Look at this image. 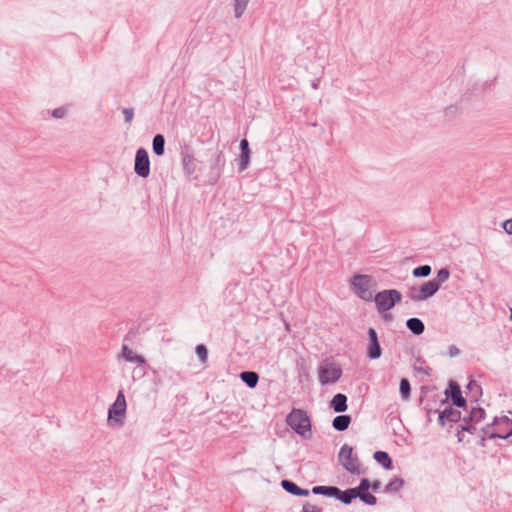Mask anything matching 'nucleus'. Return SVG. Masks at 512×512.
Here are the masks:
<instances>
[{
	"mask_svg": "<svg viewBox=\"0 0 512 512\" xmlns=\"http://www.w3.org/2000/svg\"><path fill=\"white\" fill-rule=\"evenodd\" d=\"M287 425L305 440L312 438V425L309 415L302 409H292L286 417Z\"/></svg>",
	"mask_w": 512,
	"mask_h": 512,
	"instance_id": "f257e3e1",
	"label": "nucleus"
},
{
	"mask_svg": "<svg viewBox=\"0 0 512 512\" xmlns=\"http://www.w3.org/2000/svg\"><path fill=\"white\" fill-rule=\"evenodd\" d=\"M207 154L209 156L207 184L213 186L218 183L222 176L226 158L223 150L218 147L208 149Z\"/></svg>",
	"mask_w": 512,
	"mask_h": 512,
	"instance_id": "f03ea898",
	"label": "nucleus"
},
{
	"mask_svg": "<svg viewBox=\"0 0 512 512\" xmlns=\"http://www.w3.org/2000/svg\"><path fill=\"white\" fill-rule=\"evenodd\" d=\"M373 283V277L368 274H355L349 280L351 290L357 297L366 302H370L373 299L371 291Z\"/></svg>",
	"mask_w": 512,
	"mask_h": 512,
	"instance_id": "7ed1b4c3",
	"label": "nucleus"
},
{
	"mask_svg": "<svg viewBox=\"0 0 512 512\" xmlns=\"http://www.w3.org/2000/svg\"><path fill=\"white\" fill-rule=\"evenodd\" d=\"M379 313L388 312L401 302L402 294L397 289H386L376 293L372 299Z\"/></svg>",
	"mask_w": 512,
	"mask_h": 512,
	"instance_id": "20e7f679",
	"label": "nucleus"
},
{
	"mask_svg": "<svg viewBox=\"0 0 512 512\" xmlns=\"http://www.w3.org/2000/svg\"><path fill=\"white\" fill-rule=\"evenodd\" d=\"M338 460L343 468L351 474H361L363 473L360 470V462L357 454L353 452V447L344 444L338 453Z\"/></svg>",
	"mask_w": 512,
	"mask_h": 512,
	"instance_id": "39448f33",
	"label": "nucleus"
},
{
	"mask_svg": "<svg viewBox=\"0 0 512 512\" xmlns=\"http://www.w3.org/2000/svg\"><path fill=\"white\" fill-rule=\"evenodd\" d=\"M126 399L123 390L117 393L114 403L108 409V421L123 424L126 414Z\"/></svg>",
	"mask_w": 512,
	"mask_h": 512,
	"instance_id": "423d86ee",
	"label": "nucleus"
},
{
	"mask_svg": "<svg viewBox=\"0 0 512 512\" xmlns=\"http://www.w3.org/2000/svg\"><path fill=\"white\" fill-rule=\"evenodd\" d=\"M437 390L436 386H422L420 388V403L424 404L423 409L428 415L439 412V409L435 407L439 399Z\"/></svg>",
	"mask_w": 512,
	"mask_h": 512,
	"instance_id": "0eeeda50",
	"label": "nucleus"
},
{
	"mask_svg": "<svg viewBox=\"0 0 512 512\" xmlns=\"http://www.w3.org/2000/svg\"><path fill=\"white\" fill-rule=\"evenodd\" d=\"M444 394L450 399V405L464 410L468 409L467 400L463 397L461 387L456 381L450 380L448 382V387L445 389Z\"/></svg>",
	"mask_w": 512,
	"mask_h": 512,
	"instance_id": "6e6552de",
	"label": "nucleus"
},
{
	"mask_svg": "<svg viewBox=\"0 0 512 512\" xmlns=\"http://www.w3.org/2000/svg\"><path fill=\"white\" fill-rule=\"evenodd\" d=\"M134 172L142 178L150 175V159L147 150L143 147L137 149L134 161Z\"/></svg>",
	"mask_w": 512,
	"mask_h": 512,
	"instance_id": "1a4fd4ad",
	"label": "nucleus"
},
{
	"mask_svg": "<svg viewBox=\"0 0 512 512\" xmlns=\"http://www.w3.org/2000/svg\"><path fill=\"white\" fill-rule=\"evenodd\" d=\"M180 155L182 161V167L184 174L188 177H193V179H197L198 176L196 173V159L191 151V148L188 144L181 145Z\"/></svg>",
	"mask_w": 512,
	"mask_h": 512,
	"instance_id": "9d476101",
	"label": "nucleus"
},
{
	"mask_svg": "<svg viewBox=\"0 0 512 512\" xmlns=\"http://www.w3.org/2000/svg\"><path fill=\"white\" fill-rule=\"evenodd\" d=\"M368 345L366 357L370 360H377L382 356V348L378 339V334L374 328L367 331Z\"/></svg>",
	"mask_w": 512,
	"mask_h": 512,
	"instance_id": "9b49d317",
	"label": "nucleus"
},
{
	"mask_svg": "<svg viewBox=\"0 0 512 512\" xmlns=\"http://www.w3.org/2000/svg\"><path fill=\"white\" fill-rule=\"evenodd\" d=\"M342 369L337 366H320L318 370L321 385L336 383L342 377Z\"/></svg>",
	"mask_w": 512,
	"mask_h": 512,
	"instance_id": "f8f14e48",
	"label": "nucleus"
},
{
	"mask_svg": "<svg viewBox=\"0 0 512 512\" xmlns=\"http://www.w3.org/2000/svg\"><path fill=\"white\" fill-rule=\"evenodd\" d=\"M460 420H462V413L453 408L452 405L446 406L443 410H439L438 412V424L441 427H444L447 421L458 423Z\"/></svg>",
	"mask_w": 512,
	"mask_h": 512,
	"instance_id": "ddd939ff",
	"label": "nucleus"
},
{
	"mask_svg": "<svg viewBox=\"0 0 512 512\" xmlns=\"http://www.w3.org/2000/svg\"><path fill=\"white\" fill-rule=\"evenodd\" d=\"M240 155L238 158V170L240 172L246 170L250 163V157H251V150L249 147V142L247 139H242L240 141Z\"/></svg>",
	"mask_w": 512,
	"mask_h": 512,
	"instance_id": "4468645a",
	"label": "nucleus"
},
{
	"mask_svg": "<svg viewBox=\"0 0 512 512\" xmlns=\"http://www.w3.org/2000/svg\"><path fill=\"white\" fill-rule=\"evenodd\" d=\"M481 433L489 439H508L512 436V426L506 432L501 429H492V424H487L481 428Z\"/></svg>",
	"mask_w": 512,
	"mask_h": 512,
	"instance_id": "2eb2a0df",
	"label": "nucleus"
},
{
	"mask_svg": "<svg viewBox=\"0 0 512 512\" xmlns=\"http://www.w3.org/2000/svg\"><path fill=\"white\" fill-rule=\"evenodd\" d=\"M281 487L289 494L299 497H307L310 494L308 489L301 488L295 482L289 479L281 481Z\"/></svg>",
	"mask_w": 512,
	"mask_h": 512,
	"instance_id": "dca6fc26",
	"label": "nucleus"
},
{
	"mask_svg": "<svg viewBox=\"0 0 512 512\" xmlns=\"http://www.w3.org/2000/svg\"><path fill=\"white\" fill-rule=\"evenodd\" d=\"M439 291V288L434 284L431 280L424 282L419 287V295L418 298L421 301H425L431 297H433L437 292Z\"/></svg>",
	"mask_w": 512,
	"mask_h": 512,
	"instance_id": "f3484780",
	"label": "nucleus"
},
{
	"mask_svg": "<svg viewBox=\"0 0 512 512\" xmlns=\"http://www.w3.org/2000/svg\"><path fill=\"white\" fill-rule=\"evenodd\" d=\"M485 417L486 411L482 407H472L467 415L462 416V421L477 424L484 420Z\"/></svg>",
	"mask_w": 512,
	"mask_h": 512,
	"instance_id": "a211bd4d",
	"label": "nucleus"
},
{
	"mask_svg": "<svg viewBox=\"0 0 512 512\" xmlns=\"http://www.w3.org/2000/svg\"><path fill=\"white\" fill-rule=\"evenodd\" d=\"M347 396L342 393H337L330 401V408L336 413H343L347 410Z\"/></svg>",
	"mask_w": 512,
	"mask_h": 512,
	"instance_id": "6ab92c4d",
	"label": "nucleus"
},
{
	"mask_svg": "<svg viewBox=\"0 0 512 512\" xmlns=\"http://www.w3.org/2000/svg\"><path fill=\"white\" fill-rule=\"evenodd\" d=\"M466 390L469 394L470 402H478L479 398L482 396V387L472 376L469 378V381L466 385Z\"/></svg>",
	"mask_w": 512,
	"mask_h": 512,
	"instance_id": "aec40b11",
	"label": "nucleus"
},
{
	"mask_svg": "<svg viewBox=\"0 0 512 512\" xmlns=\"http://www.w3.org/2000/svg\"><path fill=\"white\" fill-rule=\"evenodd\" d=\"M373 458L385 470L393 469V460H392L391 456L386 451L378 450V451L374 452Z\"/></svg>",
	"mask_w": 512,
	"mask_h": 512,
	"instance_id": "412c9836",
	"label": "nucleus"
},
{
	"mask_svg": "<svg viewBox=\"0 0 512 512\" xmlns=\"http://www.w3.org/2000/svg\"><path fill=\"white\" fill-rule=\"evenodd\" d=\"M241 381L250 389L255 388L259 382V374L255 371H242L239 374Z\"/></svg>",
	"mask_w": 512,
	"mask_h": 512,
	"instance_id": "4be33fe9",
	"label": "nucleus"
},
{
	"mask_svg": "<svg viewBox=\"0 0 512 512\" xmlns=\"http://www.w3.org/2000/svg\"><path fill=\"white\" fill-rule=\"evenodd\" d=\"M338 489L339 488L337 486L319 485V486H314L312 488L311 492L315 495H322L325 497H330V498L336 499L337 494H338Z\"/></svg>",
	"mask_w": 512,
	"mask_h": 512,
	"instance_id": "5701e85b",
	"label": "nucleus"
},
{
	"mask_svg": "<svg viewBox=\"0 0 512 512\" xmlns=\"http://www.w3.org/2000/svg\"><path fill=\"white\" fill-rule=\"evenodd\" d=\"M352 418L348 414H342L336 416L332 420V427L339 432H343L348 429L349 425L351 424Z\"/></svg>",
	"mask_w": 512,
	"mask_h": 512,
	"instance_id": "b1692460",
	"label": "nucleus"
},
{
	"mask_svg": "<svg viewBox=\"0 0 512 512\" xmlns=\"http://www.w3.org/2000/svg\"><path fill=\"white\" fill-rule=\"evenodd\" d=\"M406 327L415 336H419L425 331L424 322L420 318H417V317L409 318L406 321Z\"/></svg>",
	"mask_w": 512,
	"mask_h": 512,
	"instance_id": "393cba45",
	"label": "nucleus"
},
{
	"mask_svg": "<svg viewBox=\"0 0 512 512\" xmlns=\"http://www.w3.org/2000/svg\"><path fill=\"white\" fill-rule=\"evenodd\" d=\"M165 137L163 134H156L152 140V151L156 156H162L165 153Z\"/></svg>",
	"mask_w": 512,
	"mask_h": 512,
	"instance_id": "a878e982",
	"label": "nucleus"
},
{
	"mask_svg": "<svg viewBox=\"0 0 512 512\" xmlns=\"http://www.w3.org/2000/svg\"><path fill=\"white\" fill-rule=\"evenodd\" d=\"M405 481L400 477H395L384 488L386 493H397L404 487Z\"/></svg>",
	"mask_w": 512,
	"mask_h": 512,
	"instance_id": "bb28decb",
	"label": "nucleus"
},
{
	"mask_svg": "<svg viewBox=\"0 0 512 512\" xmlns=\"http://www.w3.org/2000/svg\"><path fill=\"white\" fill-rule=\"evenodd\" d=\"M353 495L356 498H360L367 490L370 489V479L362 478L358 486L351 488Z\"/></svg>",
	"mask_w": 512,
	"mask_h": 512,
	"instance_id": "cd10ccee",
	"label": "nucleus"
},
{
	"mask_svg": "<svg viewBox=\"0 0 512 512\" xmlns=\"http://www.w3.org/2000/svg\"><path fill=\"white\" fill-rule=\"evenodd\" d=\"M336 500L340 501L345 505H350L355 500L352 489L348 488L346 490H341L339 488Z\"/></svg>",
	"mask_w": 512,
	"mask_h": 512,
	"instance_id": "c85d7f7f",
	"label": "nucleus"
},
{
	"mask_svg": "<svg viewBox=\"0 0 512 512\" xmlns=\"http://www.w3.org/2000/svg\"><path fill=\"white\" fill-rule=\"evenodd\" d=\"M450 277V270L447 267L438 270L437 275L431 281L440 289L441 285Z\"/></svg>",
	"mask_w": 512,
	"mask_h": 512,
	"instance_id": "c756f323",
	"label": "nucleus"
},
{
	"mask_svg": "<svg viewBox=\"0 0 512 512\" xmlns=\"http://www.w3.org/2000/svg\"><path fill=\"white\" fill-rule=\"evenodd\" d=\"M250 0H233V10L236 19H239L244 14Z\"/></svg>",
	"mask_w": 512,
	"mask_h": 512,
	"instance_id": "7c9ffc66",
	"label": "nucleus"
},
{
	"mask_svg": "<svg viewBox=\"0 0 512 512\" xmlns=\"http://www.w3.org/2000/svg\"><path fill=\"white\" fill-rule=\"evenodd\" d=\"M399 392L403 400H409L411 396V385L407 378H402L399 383Z\"/></svg>",
	"mask_w": 512,
	"mask_h": 512,
	"instance_id": "2f4dec72",
	"label": "nucleus"
},
{
	"mask_svg": "<svg viewBox=\"0 0 512 512\" xmlns=\"http://www.w3.org/2000/svg\"><path fill=\"white\" fill-rule=\"evenodd\" d=\"M431 271L432 268L430 265H419L412 270V275L415 278H424L428 277L431 274Z\"/></svg>",
	"mask_w": 512,
	"mask_h": 512,
	"instance_id": "473e14b6",
	"label": "nucleus"
},
{
	"mask_svg": "<svg viewBox=\"0 0 512 512\" xmlns=\"http://www.w3.org/2000/svg\"><path fill=\"white\" fill-rule=\"evenodd\" d=\"M195 353L198 356L200 362L202 364L207 363L208 361V349L204 344H198L195 347Z\"/></svg>",
	"mask_w": 512,
	"mask_h": 512,
	"instance_id": "72a5a7b5",
	"label": "nucleus"
},
{
	"mask_svg": "<svg viewBox=\"0 0 512 512\" xmlns=\"http://www.w3.org/2000/svg\"><path fill=\"white\" fill-rule=\"evenodd\" d=\"M490 424H492V428L494 426L497 428L500 425H505L507 427V430H509V428L512 427V419H510L508 416H496L493 418V421Z\"/></svg>",
	"mask_w": 512,
	"mask_h": 512,
	"instance_id": "f704fd0d",
	"label": "nucleus"
},
{
	"mask_svg": "<svg viewBox=\"0 0 512 512\" xmlns=\"http://www.w3.org/2000/svg\"><path fill=\"white\" fill-rule=\"evenodd\" d=\"M361 502L368 506H374L377 504V498L372 493L367 490L362 496L359 498Z\"/></svg>",
	"mask_w": 512,
	"mask_h": 512,
	"instance_id": "c9c22d12",
	"label": "nucleus"
},
{
	"mask_svg": "<svg viewBox=\"0 0 512 512\" xmlns=\"http://www.w3.org/2000/svg\"><path fill=\"white\" fill-rule=\"evenodd\" d=\"M419 295V287L417 286H411L408 289L407 296L414 302H421V300L418 298Z\"/></svg>",
	"mask_w": 512,
	"mask_h": 512,
	"instance_id": "e433bc0d",
	"label": "nucleus"
},
{
	"mask_svg": "<svg viewBox=\"0 0 512 512\" xmlns=\"http://www.w3.org/2000/svg\"><path fill=\"white\" fill-rule=\"evenodd\" d=\"M460 426V432H467L469 434H474L476 432V424L470 422H464Z\"/></svg>",
	"mask_w": 512,
	"mask_h": 512,
	"instance_id": "4c0bfd02",
	"label": "nucleus"
},
{
	"mask_svg": "<svg viewBox=\"0 0 512 512\" xmlns=\"http://www.w3.org/2000/svg\"><path fill=\"white\" fill-rule=\"evenodd\" d=\"M301 512H323V509L317 505L306 502L303 504Z\"/></svg>",
	"mask_w": 512,
	"mask_h": 512,
	"instance_id": "58836bf2",
	"label": "nucleus"
},
{
	"mask_svg": "<svg viewBox=\"0 0 512 512\" xmlns=\"http://www.w3.org/2000/svg\"><path fill=\"white\" fill-rule=\"evenodd\" d=\"M458 113V107L456 105H450L444 110V114L447 118L453 119Z\"/></svg>",
	"mask_w": 512,
	"mask_h": 512,
	"instance_id": "ea45409f",
	"label": "nucleus"
},
{
	"mask_svg": "<svg viewBox=\"0 0 512 512\" xmlns=\"http://www.w3.org/2000/svg\"><path fill=\"white\" fill-rule=\"evenodd\" d=\"M67 114V109L65 107H58L54 109L51 113L52 117L56 119L64 118Z\"/></svg>",
	"mask_w": 512,
	"mask_h": 512,
	"instance_id": "a19ab883",
	"label": "nucleus"
},
{
	"mask_svg": "<svg viewBox=\"0 0 512 512\" xmlns=\"http://www.w3.org/2000/svg\"><path fill=\"white\" fill-rule=\"evenodd\" d=\"M122 113L126 123H130L134 118V108H123Z\"/></svg>",
	"mask_w": 512,
	"mask_h": 512,
	"instance_id": "79ce46f5",
	"label": "nucleus"
},
{
	"mask_svg": "<svg viewBox=\"0 0 512 512\" xmlns=\"http://www.w3.org/2000/svg\"><path fill=\"white\" fill-rule=\"evenodd\" d=\"M121 356L128 362H130L133 356L131 349L125 344L122 345Z\"/></svg>",
	"mask_w": 512,
	"mask_h": 512,
	"instance_id": "37998d69",
	"label": "nucleus"
},
{
	"mask_svg": "<svg viewBox=\"0 0 512 512\" xmlns=\"http://www.w3.org/2000/svg\"><path fill=\"white\" fill-rule=\"evenodd\" d=\"M130 362L131 363H137L139 366L147 365V362H146L145 358L142 355H134L133 354Z\"/></svg>",
	"mask_w": 512,
	"mask_h": 512,
	"instance_id": "c03bdc74",
	"label": "nucleus"
},
{
	"mask_svg": "<svg viewBox=\"0 0 512 512\" xmlns=\"http://www.w3.org/2000/svg\"><path fill=\"white\" fill-rule=\"evenodd\" d=\"M501 227L507 234L512 235V218L503 221Z\"/></svg>",
	"mask_w": 512,
	"mask_h": 512,
	"instance_id": "a18cd8bd",
	"label": "nucleus"
},
{
	"mask_svg": "<svg viewBox=\"0 0 512 512\" xmlns=\"http://www.w3.org/2000/svg\"><path fill=\"white\" fill-rule=\"evenodd\" d=\"M381 488V481L380 480H374L370 481V489L372 492L377 493Z\"/></svg>",
	"mask_w": 512,
	"mask_h": 512,
	"instance_id": "49530a36",
	"label": "nucleus"
},
{
	"mask_svg": "<svg viewBox=\"0 0 512 512\" xmlns=\"http://www.w3.org/2000/svg\"><path fill=\"white\" fill-rule=\"evenodd\" d=\"M459 353H460V350H459L458 347H456L455 345L449 346V348H448V355L450 357L457 356Z\"/></svg>",
	"mask_w": 512,
	"mask_h": 512,
	"instance_id": "de8ad7c7",
	"label": "nucleus"
},
{
	"mask_svg": "<svg viewBox=\"0 0 512 512\" xmlns=\"http://www.w3.org/2000/svg\"><path fill=\"white\" fill-rule=\"evenodd\" d=\"M414 369L418 372H421V373H424L425 375H430L431 374V371L432 369L429 367V366H426L425 368H422V367H414Z\"/></svg>",
	"mask_w": 512,
	"mask_h": 512,
	"instance_id": "09e8293b",
	"label": "nucleus"
},
{
	"mask_svg": "<svg viewBox=\"0 0 512 512\" xmlns=\"http://www.w3.org/2000/svg\"><path fill=\"white\" fill-rule=\"evenodd\" d=\"M487 440H489V438L484 437V436H481V437H480V439H479V440H478V442H477V445H478L479 447L484 448V447H486V445H487Z\"/></svg>",
	"mask_w": 512,
	"mask_h": 512,
	"instance_id": "8fccbe9b",
	"label": "nucleus"
},
{
	"mask_svg": "<svg viewBox=\"0 0 512 512\" xmlns=\"http://www.w3.org/2000/svg\"><path fill=\"white\" fill-rule=\"evenodd\" d=\"M456 437L458 442H463L464 440V432H460V426L457 428Z\"/></svg>",
	"mask_w": 512,
	"mask_h": 512,
	"instance_id": "3c124183",
	"label": "nucleus"
},
{
	"mask_svg": "<svg viewBox=\"0 0 512 512\" xmlns=\"http://www.w3.org/2000/svg\"><path fill=\"white\" fill-rule=\"evenodd\" d=\"M383 320L385 322H389L393 320V315L391 313L383 312Z\"/></svg>",
	"mask_w": 512,
	"mask_h": 512,
	"instance_id": "603ef678",
	"label": "nucleus"
},
{
	"mask_svg": "<svg viewBox=\"0 0 512 512\" xmlns=\"http://www.w3.org/2000/svg\"><path fill=\"white\" fill-rule=\"evenodd\" d=\"M438 400H439V402H440V405L450 406V405H449V404H450V399H448V397H447V396H445V398H444V399H438Z\"/></svg>",
	"mask_w": 512,
	"mask_h": 512,
	"instance_id": "864d4df0",
	"label": "nucleus"
},
{
	"mask_svg": "<svg viewBox=\"0 0 512 512\" xmlns=\"http://www.w3.org/2000/svg\"><path fill=\"white\" fill-rule=\"evenodd\" d=\"M318 83H319V80L318 79H315L312 81L311 83V86L314 88V89H318Z\"/></svg>",
	"mask_w": 512,
	"mask_h": 512,
	"instance_id": "5fc2aeb1",
	"label": "nucleus"
},
{
	"mask_svg": "<svg viewBox=\"0 0 512 512\" xmlns=\"http://www.w3.org/2000/svg\"><path fill=\"white\" fill-rule=\"evenodd\" d=\"M496 429H501L502 431L506 432L507 431V427L505 425H500L498 426Z\"/></svg>",
	"mask_w": 512,
	"mask_h": 512,
	"instance_id": "6e6d98bb",
	"label": "nucleus"
},
{
	"mask_svg": "<svg viewBox=\"0 0 512 512\" xmlns=\"http://www.w3.org/2000/svg\"><path fill=\"white\" fill-rule=\"evenodd\" d=\"M418 363H425V360L422 357L417 358Z\"/></svg>",
	"mask_w": 512,
	"mask_h": 512,
	"instance_id": "4d7b16f0",
	"label": "nucleus"
},
{
	"mask_svg": "<svg viewBox=\"0 0 512 512\" xmlns=\"http://www.w3.org/2000/svg\"><path fill=\"white\" fill-rule=\"evenodd\" d=\"M130 334H131V332H129V333L125 336L124 340H127V339L130 337Z\"/></svg>",
	"mask_w": 512,
	"mask_h": 512,
	"instance_id": "13d9d810",
	"label": "nucleus"
},
{
	"mask_svg": "<svg viewBox=\"0 0 512 512\" xmlns=\"http://www.w3.org/2000/svg\"><path fill=\"white\" fill-rule=\"evenodd\" d=\"M427 421H428V422H430V421H431L430 414H429V415L427 414Z\"/></svg>",
	"mask_w": 512,
	"mask_h": 512,
	"instance_id": "bf43d9fd",
	"label": "nucleus"
},
{
	"mask_svg": "<svg viewBox=\"0 0 512 512\" xmlns=\"http://www.w3.org/2000/svg\"><path fill=\"white\" fill-rule=\"evenodd\" d=\"M285 326H286V329L289 330V324L286 323Z\"/></svg>",
	"mask_w": 512,
	"mask_h": 512,
	"instance_id": "052dcab7",
	"label": "nucleus"
},
{
	"mask_svg": "<svg viewBox=\"0 0 512 512\" xmlns=\"http://www.w3.org/2000/svg\"><path fill=\"white\" fill-rule=\"evenodd\" d=\"M510 319L512 320V309H511Z\"/></svg>",
	"mask_w": 512,
	"mask_h": 512,
	"instance_id": "680f3d73",
	"label": "nucleus"
}]
</instances>
